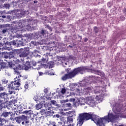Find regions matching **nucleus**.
<instances>
[{"label": "nucleus", "instance_id": "obj_1", "mask_svg": "<svg viewBox=\"0 0 126 126\" xmlns=\"http://www.w3.org/2000/svg\"><path fill=\"white\" fill-rule=\"evenodd\" d=\"M116 119H118L117 115L110 113H108V115L104 116V118H99V116L92 114L91 112H89L79 114L77 120L79 125H83L84 121L92 120V121H93L98 126H105V124L103 123L104 120L108 123H110V122L113 123Z\"/></svg>", "mask_w": 126, "mask_h": 126}, {"label": "nucleus", "instance_id": "obj_2", "mask_svg": "<svg viewBox=\"0 0 126 126\" xmlns=\"http://www.w3.org/2000/svg\"><path fill=\"white\" fill-rule=\"evenodd\" d=\"M86 70H92V69H90L87 66H80L77 68H75L66 74H64L63 76L62 77L61 79L63 80V81H65L67 79H71L73 77H74L75 75L78 74V73H81V74H83L84 71H86Z\"/></svg>", "mask_w": 126, "mask_h": 126}, {"label": "nucleus", "instance_id": "obj_3", "mask_svg": "<svg viewBox=\"0 0 126 126\" xmlns=\"http://www.w3.org/2000/svg\"><path fill=\"white\" fill-rule=\"evenodd\" d=\"M8 66L11 69H13L14 72H15V74H17V75H19L20 74V72H19V70H22L23 69L27 70L28 68H29V67L26 65L25 66V67H23V65L21 64L15 65V64L13 63L12 62H9Z\"/></svg>", "mask_w": 126, "mask_h": 126}, {"label": "nucleus", "instance_id": "obj_4", "mask_svg": "<svg viewBox=\"0 0 126 126\" xmlns=\"http://www.w3.org/2000/svg\"><path fill=\"white\" fill-rule=\"evenodd\" d=\"M18 77H16L17 80H16L14 82H11V83L9 85H8L9 88H10L12 90H20V82L21 81V75H18Z\"/></svg>", "mask_w": 126, "mask_h": 126}, {"label": "nucleus", "instance_id": "obj_5", "mask_svg": "<svg viewBox=\"0 0 126 126\" xmlns=\"http://www.w3.org/2000/svg\"><path fill=\"white\" fill-rule=\"evenodd\" d=\"M29 59V58L28 57H27V58L21 59V61L24 63L23 64V67H25V65H27V66L29 67V68L27 70L25 69V70H29V69H34L33 66H36V65H37V63H36L35 61H32L30 62L29 61H28ZM32 65L33 66H32Z\"/></svg>", "mask_w": 126, "mask_h": 126}, {"label": "nucleus", "instance_id": "obj_6", "mask_svg": "<svg viewBox=\"0 0 126 126\" xmlns=\"http://www.w3.org/2000/svg\"><path fill=\"white\" fill-rule=\"evenodd\" d=\"M30 48L29 47H25L24 49H21V52L19 55V57L23 58V59H27V56L29 54V51Z\"/></svg>", "mask_w": 126, "mask_h": 126}, {"label": "nucleus", "instance_id": "obj_7", "mask_svg": "<svg viewBox=\"0 0 126 126\" xmlns=\"http://www.w3.org/2000/svg\"><path fill=\"white\" fill-rule=\"evenodd\" d=\"M16 28H13L11 29V32L12 33H17L18 29H21V28H23L25 25L24 24H22V22L19 21V22L16 21Z\"/></svg>", "mask_w": 126, "mask_h": 126}, {"label": "nucleus", "instance_id": "obj_8", "mask_svg": "<svg viewBox=\"0 0 126 126\" xmlns=\"http://www.w3.org/2000/svg\"><path fill=\"white\" fill-rule=\"evenodd\" d=\"M0 99H3V101H8V100H9L8 94L6 93L5 92L0 93Z\"/></svg>", "mask_w": 126, "mask_h": 126}, {"label": "nucleus", "instance_id": "obj_9", "mask_svg": "<svg viewBox=\"0 0 126 126\" xmlns=\"http://www.w3.org/2000/svg\"><path fill=\"white\" fill-rule=\"evenodd\" d=\"M26 118V116L24 115H22L21 116L16 117L15 121L17 124H21V122L24 121Z\"/></svg>", "mask_w": 126, "mask_h": 126}, {"label": "nucleus", "instance_id": "obj_10", "mask_svg": "<svg viewBox=\"0 0 126 126\" xmlns=\"http://www.w3.org/2000/svg\"><path fill=\"white\" fill-rule=\"evenodd\" d=\"M93 93H94V94H100L102 90V87L95 86L93 87Z\"/></svg>", "mask_w": 126, "mask_h": 126}, {"label": "nucleus", "instance_id": "obj_11", "mask_svg": "<svg viewBox=\"0 0 126 126\" xmlns=\"http://www.w3.org/2000/svg\"><path fill=\"white\" fill-rule=\"evenodd\" d=\"M93 90H94V89H93V87H89L84 89V92L85 93V94L93 93Z\"/></svg>", "mask_w": 126, "mask_h": 126}, {"label": "nucleus", "instance_id": "obj_12", "mask_svg": "<svg viewBox=\"0 0 126 126\" xmlns=\"http://www.w3.org/2000/svg\"><path fill=\"white\" fill-rule=\"evenodd\" d=\"M7 102L8 101L0 99V110L5 109V108L7 107V106L5 105V104H6Z\"/></svg>", "mask_w": 126, "mask_h": 126}, {"label": "nucleus", "instance_id": "obj_13", "mask_svg": "<svg viewBox=\"0 0 126 126\" xmlns=\"http://www.w3.org/2000/svg\"><path fill=\"white\" fill-rule=\"evenodd\" d=\"M44 108H45V109L43 110L44 112L48 110L51 111L52 110V104L50 103L46 102L44 104Z\"/></svg>", "mask_w": 126, "mask_h": 126}, {"label": "nucleus", "instance_id": "obj_14", "mask_svg": "<svg viewBox=\"0 0 126 126\" xmlns=\"http://www.w3.org/2000/svg\"><path fill=\"white\" fill-rule=\"evenodd\" d=\"M72 123H73V118L71 116H68L67 117V124H70L68 126H74V124H72Z\"/></svg>", "mask_w": 126, "mask_h": 126}, {"label": "nucleus", "instance_id": "obj_15", "mask_svg": "<svg viewBox=\"0 0 126 126\" xmlns=\"http://www.w3.org/2000/svg\"><path fill=\"white\" fill-rule=\"evenodd\" d=\"M16 114V111H14V112H12L11 111H10L9 115L10 116V121H12V122H14L15 121V115Z\"/></svg>", "mask_w": 126, "mask_h": 126}, {"label": "nucleus", "instance_id": "obj_16", "mask_svg": "<svg viewBox=\"0 0 126 126\" xmlns=\"http://www.w3.org/2000/svg\"><path fill=\"white\" fill-rule=\"evenodd\" d=\"M9 26V25L6 24V25H2L1 26V28H5V29H3L1 31V33L2 34H5L7 32V30H8V29H6V27H8Z\"/></svg>", "mask_w": 126, "mask_h": 126}, {"label": "nucleus", "instance_id": "obj_17", "mask_svg": "<svg viewBox=\"0 0 126 126\" xmlns=\"http://www.w3.org/2000/svg\"><path fill=\"white\" fill-rule=\"evenodd\" d=\"M3 68H6V63L0 61V71Z\"/></svg>", "mask_w": 126, "mask_h": 126}, {"label": "nucleus", "instance_id": "obj_18", "mask_svg": "<svg viewBox=\"0 0 126 126\" xmlns=\"http://www.w3.org/2000/svg\"><path fill=\"white\" fill-rule=\"evenodd\" d=\"M68 115H69V117H70L71 118H72L73 117H75L76 116V113H75V111L72 110L71 111H69L67 112Z\"/></svg>", "mask_w": 126, "mask_h": 126}, {"label": "nucleus", "instance_id": "obj_19", "mask_svg": "<svg viewBox=\"0 0 126 126\" xmlns=\"http://www.w3.org/2000/svg\"><path fill=\"white\" fill-rule=\"evenodd\" d=\"M10 112L3 111L1 114V117H3L4 118H7L9 116Z\"/></svg>", "mask_w": 126, "mask_h": 126}, {"label": "nucleus", "instance_id": "obj_20", "mask_svg": "<svg viewBox=\"0 0 126 126\" xmlns=\"http://www.w3.org/2000/svg\"><path fill=\"white\" fill-rule=\"evenodd\" d=\"M1 55L2 58H4V59H8V58H9V54L7 52H2Z\"/></svg>", "mask_w": 126, "mask_h": 126}, {"label": "nucleus", "instance_id": "obj_21", "mask_svg": "<svg viewBox=\"0 0 126 126\" xmlns=\"http://www.w3.org/2000/svg\"><path fill=\"white\" fill-rule=\"evenodd\" d=\"M23 114H26L27 115H30V116H31V115H33V111H32L31 110H26L25 111H23Z\"/></svg>", "mask_w": 126, "mask_h": 126}, {"label": "nucleus", "instance_id": "obj_22", "mask_svg": "<svg viewBox=\"0 0 126 126\" xmlns=\"http://www.w3.org/2000/svg\"><path fill=\"white\" fill-rule=\"evenodd\" d=\"M47 125V126H57V124L55 122H52L50 121L49 124H46Z\"/></svg>", "mask_w": 126, "mask_h": 126}, {"label": "nucleus", "instance_id": "obj_23", "mask_svg": "<svg viewBox=\"0 0 126 126\" xmlns=\"http://www.w3.org/2000/svg\"><path fill=\"white\" fill-rule=\"evenodd\" d=\"M45 117H49V116H52L53 114L52 113V111H47L45 112Z\"/></svg>", "mask_w": 126, "mask_h": 126}, {"label": "nucleus", "instance_id": "obj_24", "mask_svg": "<svg viewBox=\"0 0 126 126\" xmlns=\"http://www.w3.org/2000/svg\"><path fill=\"white\" fill-rule=\"evenodd\" d=\"M38 23V21L37 20H33L30 21L31 25H36Z\"/></svg>", "mask_w": 126, "mask_h": 126}, {"label": "nucleus", "instance_id": "obj_25", "mask_svg": "<svg viewBox=\"0 0 126 126\" xmlns=\"http://www.w3.org/2000/svg\"><path fill=\"white\" fill-rule=\"evenodd\" d=\"M14 107H13V108L12 109V112H13V110L14 111V112H16V113L17 112V111H18V110L19 109V106L17 105L15 106V105H14Z\"/></svg>", "mask_w": 126, "mask_h": 126}, {"label": "nucleus", "instance_id": "obj_26", "mask_svg": "<svg viewBox=\"0 0 126 126\" xmlns=\"http://www.w3.org/2000/svg\"><path fill=\"white\" fill-rule=\"evenodd\" d=\"M35 120H36V121H37V120H39V121H40V120H41L42 119H44V117L43 116H39V115L38 114H37V115H35Z\"/></svg>", "mask_w": 126, "mask_h": 126}, {"label": "nucleus", "instance_id": "obj_27", "mask_svg": "<svg viewBox=\"0 0 126 126\" xmlns=\"http://www.w3.org/2000/svg\"><path fill=\"white\" fill-rule=\"evenodd\" d=\"M35 107L36 110H40V109H41L42 107H43V105L42 104L39 103L38 104H36Z\"/></svg>", "mask_w": 126, "mask_h": 126}, {"label": "nucleus", "instance_id": "obj_28", "mask_svg": "<svg viewBox=\"0 0 126 126\" xmlns=\"http://www.w3.org/2000/svg\"><path fill=\"white\" fill-rule=\"evenodd\" d=\"M46 33L47 34H48V32H47V31L45 30H42L40 32V34L41 36H44Z\"/></svg>", "mask_w": 126, "mask_h": 126}, {"label": "nucleus", "instance_id": "obj_29", "mask_svg": "<svg viewBox=\"0 0 126 126\" xmlns=\"http://www.w3.org/2000/svg\"><path fill=\"white\" fill-rule=\"evenodd\" d=\"M2 84H7L8 83V80L5 78H3L1 80Z\"/></svg>", "mask_w": 126, "mask_h": 126}, {"label": "nucleus", "instance_id": "obj_30", "mask_svg": "<svg viewBox=\"0 0 126 126\" xmlns=\"http://www.w3.org/2000/svg\"><path fill=\"white\" fill-rule=\"evenodd\" d=\"M54 65H55V64L53 62L49 63L48 65L49 68H53V67H54Z\"/></svg>", "mask_w": 126, "mask_h": 126}, {"label": "nucleus", "instance_id": "obj_31", "mask_svg": "<svg viewBox=\"0 0 126 126\" xmlns=\"http://www.w3.org/2000/svg\"><path fill=\"white\" fill-rule=\"evenodd\" d=\"M94 31L95 33V34H97L99 32V28L97 27H94Z\"/></svg>", "mask_w": 126, "mask_h": 126}, {"label": "nucleus", "instance_id": "obj_32", "mask_svg": "<svg viewBox=\"0 0 126 126\" xmlns=\"http://www.w3.org/2000/svg\"><path fill=\"white\" fill-rule=\"evenodd\" d=\"M50 102L51 105H54L55 106H56V105H57V101L56 100H51Z\"/></svg>", "mask_w": 126, "mask_h": 126}, {"label": "nucleus", "instance_id": "obj_33", "mask_svg": "<svg viewBox=\"0 0 126 126\" xmlns=\"http://www.w3.org/2000/svg\"><path fill=\"white\" fill-rule=\"evenodd\" d=\"M21 62H20L19 60H17L15 61L16 65H19V64H21Z\"/></svg>", "mask_w": 126, "mask_h": 126}, {"label": "nucleus", "instance_id": "obj_34", "mask_svg": "<svg viewBox=\"0 0 126 126\" xmlns=\"http://www.w3.org/2000/svg\"><path fill=\"white\" fill-rule=\"evenodd\" d=\"M45 28H47L50 31H53V29H52V27H51V26H50L49 25H45Z\"/></svg>", "mask_w": 126, "mask_h": 126}, {"label": "nucleus", "instance_id": "obj_35", "mask_svg": "<svg viewBox=\"0 0 126 126\" xmlns=\"http://www.w3.org/2000/svg\"><path fill=\"white\" fill-rule=\"evenodd\" d=\"M65 92H66V89H65L64 88H62L61 91V93H62V94H64Z\"/></svg>", "mask_w": 126, "mask_h": 126}, {"label": "nucleus", "instance_id": "obj_36", "mask_svg": "<svg viewBox=\"0 0 126 126\" xmlns=\"http://www.w3.org/2000/svg\"><path fill=\"white\" fill-rule=\"evenodd\" d=\"M12 19V17L10 15H8L7 17V21H10Z\"/></svg>", "mask_w": 126, "mask_h": 126}, {"label": "nucleus", "instance_id": "obj_37", "mask_svg": "<svg viewBox=\"0 0 126 126\" xmlns=\"http://www.w3.org/2000/svg\"><path fill=\"white\" fill-rule=\"evenodd\" d=\"M24 87H25V89H28V88L29 87V85L28 84V82H27V83L25 84Z\"/></svg>", "mask_w": 126, "mask_h": 126}, {"label": "nucleus", "instance_id": "obj_38", "mask_svg": "<svg viewBox=\"0 0 126 126\" xmlns=\"http://www.w3.org/2000/svg\"><path fill=\"white\" fill-rule=\"evenodd\" d=\"M4 89H5V88L2 87V85H1V86H0V92H1V91H4Z\"/></svg>", "mask_w": 126, "mask_h": 126}, {"label": "nucleus", "instance_id": "obj_39", "mask_svg": "<svg viewBox=\"0 0 126 126\" xmlns=\"http://www.w3.org/2000/svg\"><path fill=\"white\" fill-rule=\"evenodd\" d=\"M65 107H71V103H70L69 102L65 103Z\"/></svg>", "mask_w": 126, "mask_h": 126}, {"label": "nucleus", "instance_id": "obj_40", "mask_svg": "<svg viewBox=\"0 0 126 126\" xmlns=\"http://www.w3.org/2000/svg\"><path fill=\"white\" fill-rule=\"evenodd\" d=\"M3 121V119L0 117V126H3V124H2Z\"/></svg>", "mask_w": 126, "mask_h": 126}, {"label": "nucleus", "instance_id": "obj_41", "mask_svg": "<svg viewBox=\"0 0 126 126\" xmlns=\"http://www.w3.org/2000/svg\"><path fill=\"white\" fill-rule=\"evenodd\" d=\"M53 118H61V116L60 115V114L54 115L53 116Z\"/></svg>", "mask_w": 126, "mask_h": 126}, {"label": "nucleus", "instance_id": "obj_42", "mask_svg": "<svg viewBox=\"0 0 126 126\" xmlns=\"http://www.w3.org/2000/svg\"><path fill=\"white\" fill-rule=\"evenodd\" d=\"M4 6L5 7V8H9V4H4Z\"/></svg>", "mask_w": 126, "mask_h": 126}, {"label": "nucleus", "instance_id": "obj_43", "mask_svg": "<svg viewBox=\"0 0 126 126\" xmlns=\"http://www.w3.org/2000/svg\"><path fill=\"white\" fill-rule=\"evenodd\" d=\"M47 59H45V58H42L41 60V61H39V63H43V62H46Z\"/></svg>", "mask_w": 126, "mask_h": 126}, {"label": "nucleus", "instance_id": "obj_44", "mask_svg": "<svg viewBox=\"0 0 126 126\" xmlns=\"http://www.w3.org/2000/svg\"><path fill=\"white\" fill-rule=\"evenodd\" d=\"M123 12L124 13H125L126 16V8H124L123 9Z\"/></svg>", "mask_w": 126, "mask_h": 126}, {"label": "nucleus", "instance_id": "obj_45", "mask_svg": "<svg viewBox=\"0 0 126 126\" xmlns=\"http://www.w3.org/2000/svg\"><path fill=\"white\" fill-rule=\"evenodd\" d=\"M22 114V112L21 111V110H19L18 111H17V113H16V115H17V114Z\"/></svg>", "mask_w": 126, "mask_h": 126}, {"label": "nucleus", "instance_id": "obj_46", "mask_svg": "<svg viewBox=\"0 0 126 126\" xmlns=\"http://www.w3.org/2000/svg\"><path fill=\"white\" fill-rule=\"evenodd\" d=\"M87 41H88V38L87 37L85 38L84 39V41L87 42Z\"/></svg>", "mask_w": 126, "mask_h": 126}, {"label": "nucleus", "instance_id": "obj_47", "mask_svg": "<svg viewBox=\"0 0 126 126\" xmlns=\"http://www.w3.org/2000/svg\"><path fill=\"white\" fill-rule=\"evenodd\" d=\"M38 74L40 76H41V75H43V72H38Z\"/></svg>", "mask_w": 126, "mask_h": 126}, {"label": "nucleus", "instance_id": "obj_48", "mask_svg": "<svg viewBox=\"0 0 126 126\" xmlns=\"http://www.w3.org/2000/svg\"><path fill=\"white\" fill-rule=\"evenodd\" d=\"M66 10H67V11H69V12H70V11H71L70 8H67L66 9Z\"/></svg>", "mask_w": 126, "mask_h": 126}, {"label": "nucleus", "instance_id": "obj_49", "mask_svg": "<svg viewBox=\"0 0 126 126\" xmlns=\"http://www.w3.org/2000/svg\"><path fill=\"white\" fill-rule=\"evenodd\" d=\"M44 92H45V93H48V89H44Z\"/></svg>", "mask_w": 126, "mask_h": 126}, {"label": "nucleus", "instance_id": "obj_50", "mask_svg": "<svg viewBox=\"0 0 126 126\" xmlns=\"http://www.w3.org/2000/svg\"><path fill=\"white\" fill-rule=\"evenodd\" d=\"M93 71H94V72H97V73L99 72V70H93Z\"/></svg>", "mask_w": 126, "mask_h": 126}, {"label": "nucleus", "instance_id": "obj_51", "mask_svg": "<svg viewBox=\"0 0 126 126\" xmlns=\"http://www.w3.org/2000/svg\"><path fill=\"white\" fill-rule=\"evenodd\" d=\"M29 29H31V26H28V30H29Z\"/></svg>", "mask_w": 126, "mask_h": 126}, {"label": "nucleus", "instance_id": "obj_52", "mask_svg": "<svg viewBox=\"0 0 126 126\" xmlns=\"http://www.w3.org/2000/svg\"><path fill=\"white\" fill-rule=\"evenodd\" d=\"M33 2H34V3H38V1L37 0H34Z\"/></svg>", "mask_w": 126, "mask_h": 126}, {"label": "nucleus", "instance_id": "obj_53", "mask_svg": "<svg viewBox=\"0 0 126 126\" xmlns=\"http://www.w3.org/2000/svg\"><path fill=\"white\" fill-rule=\"evenodd\" d=\"M25 123H26V124H29V121L26 120V121H25Z\"/></svg>", "mask_w": 126, "mask_h": 126}, {"label": "nucleus", "instance_id": "obj_54", "mask_svg": "<svg viewBox=\"0 0 126 126\" xmlns=\"http://www.w3.org/2000/svg\"><path fill=\"white\" fill-rule=\"evenodd\" d=\"M3 13H4V11H2L0 12L1 14H3Z\"/></svg>", "mask_w": 126, "mask_h": 126}, {"label": "nucleus", "instance_id": "obj_55", "mask_svg": "<svg viewBox=\"0 0 126 126\" xmlns=\"http://www.w3.org/2000/svg\"><path fill=\"white\" fill-rule=\"evenodd\" d=\"M2 18H6V16L3 15V16H2Z\"/></svg>", "mask_w": 126, "mask_h": 126}, {"label": "nucleus", "instance_id": "obj_56", "mask_svg": "<svg viewBox=\"0 0 126 126\" xmlns=\"http://www.w3.org/2000/svg\"><path fill=\"white\" fill-rule=\"evenodd\" d=\"M58 123L59 124V125H63V122H59Z\"/></svg>", "mask_w": 126, "mask_h": 126}, {"label": "nucleus", "instance_id": "obj_57", "mask_svg": "<svg viewBox=\"0 0 126 126\" xmlns=\"http://www.w3.org/2000/svg\"><path fill=\"white\" fill-rule=\"evenodd\" d=\"M48 126V125L46 124H44V125H42L41 126Z\"/></svg>", "mask_w": 126, "mask_h": 126}, {"label": "nucleus", "instance_id": "obj_58", "mask_svg": "<svg viewBox=\"0 0 126 126\" xmlns=\"http://www.w3.org/2000/svg\"><path fill=\"white\" fill-rule=\"evenodd\" d=\"M22 125H25V123L24 122H22Z\"/></svg>", "mask_w": 126, "mask_h": 126}, {"label": "nucleus", "instance_id": "obj_59", "mask_svg": "<svg viewBox=\"0 0 126 126\" xmlns=\"http://www.w3.org/2000/svg\"><path fill=\"white\" fill-rule=\"evenodd\" d=\"M0 47H2V43H0Z\"/></svg>", "mask_w": 126, "mask_h": 126}, {"label": "nucleus", "instance_id": "obj_60", "mask_svg": "<svg viewBox=\"0 0 126 126\" xmlns=\"http://www.w3.org/2000/svg\"><path fill=\"white\" fill-rule=\"evenodd\" d=\"M119 126H125V125H119Z\"/></svg>", "mask_w": 126, "mask_h": 126}, {"label": "nucleus", "instance_id": "obj_61", "mask_svg": "<svg viewBox=\"0 0 126 126\" xmlns=\"http://www.w3.org/2000/svg\"><path fill=\"white\" fill-rule=\"evenodd\" d=\"M11 49V48L8 47V50L9 51H10V49Z\"/></svg>", "mask_w": 126, "mask_h": 126}, {"label": "nucleus", "instance_id": "obj_62", "mask_svg": "<svg viewBox=\"0 0 126 126\" xmlns=\"http://www.w3.org/2000/svg\"><path fill=\"white\" fill-rule=\"evenodd\" d=\"M13 45H16V43L13 42Z\"/></svg>", "mask_w": 126, "mask_h": 126}, {"label": "nucleus", "instance_id": "obj_63", "mask_svg": "<svg viewBox=\"0 0 126 126\" xmlns=\"http://www.w3.org/2000/svg\"><path fill=\"white\" fill-rule=\"evenodd\" d=\"M66 102H68V99H66Z\"/></svg>", "mask_w": 126, "mask_h": 126}, {"label": "nucleus", "instance_id": "obj_64", "mask_svg": "<svg viewBox=\"0 0 126 126\" xmlns=\"http://www.w3.org/2000/svg\"><path fill=\"white\" fill-rule=\"evenodd\" d=\"M0 86H1V83L0 82Z\"/></svg>", "mask_w": 126, "mask_h": 126}]
</instances>
